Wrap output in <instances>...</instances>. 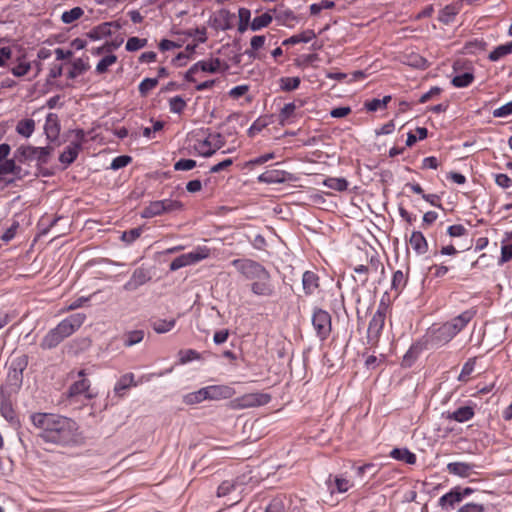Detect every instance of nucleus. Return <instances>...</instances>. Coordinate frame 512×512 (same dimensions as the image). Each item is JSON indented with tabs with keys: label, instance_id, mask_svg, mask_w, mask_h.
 <instances>
[{
	"label": "nucleus",
	"instance_id": "f257e3e1",
	"mask_svg": "<svg viewBox=\"0 0 512 512\" xmlns=\"http://www.w3.org/2000/svg\"><path fill=\"white\" fill-rule=\"evenodd\" d=\"M32 425L39 430L38 437L48 444L60 447H78L84 444V436L77 422L71 418L35 412L30 415Z\"/></svg>",
	"mask_w": 512,
	"mask_h": 512
},
{
	"label": "nucleus",
	"instance_id": "f03ea898",
	"mask_svg": "<svg viewBox=\"0 0 512 512\" xmlns=\"http://www.w3.org/2000/svg\"><path fill=\"white\" fill-rule=\"evenodd\" d=\"M53 150L54 148L50 145L45 147L21 145L14 151V156L20 164L36 160L38 166H42L48 163L49 156L52 154Z\"/></svg>",
	"mask_w": 512,
	"mask_h": 512
},
{
	"label": "nucleus",
	"instance_id": "7ed1b4c3",
	"mask_svg": "<svg viewBox=\"0 0 512 512\" xmlns=\"http://www.w3.org/2000/svg\"><path fill=\"white\" fill-rule=\"evenodd\" d=\"M388 306L381 301L376 312L373 314L367 329V344L376 346L383 330Z\"/></svg>",
	"mask_w": 512,
	"mask_h": 512
},
{
	"label": "nucleus",
	"instance_id": "20e7f679",
	"mask_svg": "<svg viewBox=\"0 0 512 512\" xmlns=\"http://www.w3.org/2000/svg\"><path fill=\"white\" fill-rule=\"evenodd\" d=\"M312 326L316 336L321 340H326L332 331L331 315L321 308H315L312 314Z\"/></svg>",
	"mask_w": 512,
	"mask_h": 512
},
{
	"label": "nucleus",
	"instance_id": "39448f33",
	"mask_svg": "<svg viewBox=\"0 0 512 512\" xmlns=\"http://www.w3.org/2000/svg\"><path fill=\"white\" fill-rule=\"evenodd\" d=\"M271 401V395L267 393H248L233 399L230 402L232 409H246L252 407H258L268 404Z\"/></svg>",
	"mask_w": 512,
	"mask_h": 512
},
{
	"label": "nucleus",
	"instance_id": "423d86ee",
	"mask_svg": "<svg viewBox=\"0 0 512 512\" xmlns=\"http://www.w3.org/2000/svg\"><path fill=\"white\" fill-rule=\"evenodd\" d=\"M231 264L250 281L258 279L268 271L262 264L252 259H234Z\"/></svg>",
	"mask_w": 512,
	"mask_h": 512
},
{
	"label": "nucleus",
	"instance_id": "0eeeda50",
	"mask_svg": "<svg viewBox=\"0 0 512 512\" xmlns=\"http://www.w3.org/2000/svg\"><path fill=\"white\" fill-rule=\"evenodd\" d=\"M85 320L86 315L84 313H75L58 323L55 329H57V332L64 338H67L77 331L83 325Z\"/></svg>",
	"mask_w": 512,
	"mask_h": 512
},
{
	"label": "nucleus",
	"instance_id": "6e6552de",
	"mask_svg": "<svg viewBox=\"0 0 512 512\" xmlns=\"http://www.w3.org/2000/svg\"><path fill=\"white\" fill-rule=\"evenodd\" d=\"M456 334L451 330V328L445 323L437 328H432L428 333V342L432 347H442L443 345L449 343Z\"/></svg>",
	"mask_w": 512,
	"mask_h": 512
},
{
	"label": "nucleus",
	"instance_id": "1a4fd4ad",
	"mask_svg": "<svg viewBox=\"0 0 512 512\" xmlns=\"http://www.w3.org/2000/svg\"><path fill=\"white\" fill-rule=\"evenodd\" d=\"M224 144V137L220 133H210L205 140L199 143V153L203 157H211Z\"/></svg>",
	"mask_w": 512,
	"mask_h": 512
},
{
	"label": "nucleus",
	"instance_id": "9d476101",
	"mask_svg": "<svg viewBox=\"0 0 512 512\" xmlns=\"http://www.w3.org/2000/svg\"><path fill=\"white\" fill-rule=\"evenodd\" d=\"M251 291L256 296L271 297L275 294V287L271 281L269 271L251 283Z\"/></svg>",
	"mask_w": 512,
	"mask_h": 512
},
{
	"label": "nucleus",
	"instance_id": "9b49d317",
	"mask_svg": "<svg viewBox=\"0 0 512 512\" xmlns=\"http://www.w3.org/2000/svg\"><path fill=\"white\" fill-rule=\"evenodd\" d=\"M293 174L279 169L267 170L257 178L258 182L265 184H279L287 181H293Z\"/></svg>",
	"mask_w": 512,
	"mask_h": 512
},
{
	"label": "nucleus",
	"instance_id": "f8f14e48",
	"mask_svg": "<svg viewBox=\"0 0 512 512\" xmlns=\"http://www.w3.org/2000/svg\"><path fill=\"white\" fill-rule=\"evenodd\" d=\"M150 280L151 275L149 270L138 267L133 271L130 279L124 284L123 289L126 291H135Z\"/></svg>",
	"mask_w": 512,
	"mask_h": 512
},
{
	"label": "nucleus",
	"instance_id": "ddd939ff",
	"mask_svg": "<svg viewBox=\"0 0 512 512\" xmlns=\"http://www.w3.org/2000/svg\"><path fill=\"white\" fill-rule=\"evenodd\" d=\"M475 315L476 310L468 309L458 316L452 318L450 321H447L446 324L457 335L468 325V323L475 317Z\"/></svg>",
	"mask_w": 512,
	"mask_h": 512
},
{
	"label": "nucleus",
	"instance_id": "4468645a",
	"mask_svg": "<svg viewBox=\"0 0 512 512\" xmlns=\"http://www.w3.org/2000/svg\"><path fill=\"white\" fill-rule=\"evenodd\" d=\"M208 400L230 399L235 395V389L229 385L206 386Z\"/></svg>",
	"mask_w": 512,
	"mask_h": 512
},
{
	"label": "nucleus",
	"instance_id": "2eb2a0df",
	"mask_svg": "<svg viewBox=\"0 0 512 512\" xmlns=\"http://www.w3.org/2000/svg\"><path fill=\"white\" fill-rule=\"evenodd\" d=\"M44 131L47 139L50 142H54L58 139L60 134V123L58 116L54 113H49L46 117Z\"/></svg>",
	"mask_w": 512,
	"mask_h": 512
},
{
	"label": "nucleus",
	"instance_id": "dca6fc26",
	"mask_svg": "<svg viewBox=\"0 0 512 512\" xmlns=\"http://www.w3.org/2000/svg\"><path fill=\"white\" fill-rule=\"evenodd\" d=\"M320 286V278L313 271H305L302 276V287L305 295L314 294Z\"/></svg>",
	"mask_w": 512,
	"mask_h": 512
},
{
	"label": "nucleus",
	"instance_id": "f3484780",
	"mask_svg": "<svg viewBox=\"0 0 512 512\" xmlns=\"http://www.w3.org/2000/svg\"><path fill=\"white\" fill-rule=\"evenodd\" d=\"M234 18L235 15L229 10L221 9L218 11L217 16L213 19V26L216 29H220L222 31L229 30L233 27L232 20Z\"/></svg>",
	"mask_w": 512,
	"mask_h": 512
},
{
	"label": "nucleus",
	"instance_id": "a211bd4d",
	"mask_svg": "<svg viewBox=\"0 0 512 512\" xmlns=\"http://www.w3.org/2000/svg\"><path fill=\"white\" fill-rule=\"evenodd\" d=\"M475 465L466 462H451L447 464V471L450 474L466 478L469 477L474 471Z\"/></svg>",
	"mask_w": 512,
	"mask_h": 512
},
{
	"label": "nucleus",
	"instance_id": "6ab92c4d",
	"mask_svg": "<svg viewBox=\"0 0 512 512\" xmlns=\"http://www.w3.org/2000/svg\"><path fill=\"white\" fill-rule=\"evenodd\" d=\"M474 414L475 412L472 406H462L457 408L453 412H448L447 419L463 423L472 419L474 417Z\"/></svg>",
	"mask_w": 512,
	"mask_h": 512
},
{
	"label": "nucleus",
	"instance_id": "aec40b11",
	"mask_svg": "<svg viewBox=\"0 0 512 512\" xmlns=\"http://www.w3.org/2000/svg\"><path fill=\"white\" fill-rule=\"evenodd\" d=\"M65 338L53 328L43 337L40 347L44 350H50L57 347Z\"/></svg>",
	"mask_w": 512,
	"mask_h": 512
},
{
	"label": "nucleus",
	"instance_id": "412c9836",
	"mask_svg": "<svg viewBox=\"0 0 512 512\" xmlns=\"http://www.w3.org/2000/svg\"><path fill=\"white\" fill-rule=\"evenodd\" d=\"M80 150L81 146L79 143H71L60 154L59 161L66 167L71 165L77 159Z\"/></svg>",
	"mask_w": 512,
	"mask_h": 512
},
{
	"label": "nucleus",
	"instance_id": "4be33fe9",
	"mask_svg": "<svg viewBox=\"0 0 512 512\" xmlns=\"http://www.w3.org/2000/svg\"><path fill=\"white\" fill-rule=\"evenodd\" d=\"M461 502L460 487L451 489L439 499V506L443 509L453 508L456 503Z\"/></svg>",
	"mask_w": 512,
	"mask_h": 512
},
{
	"label": "nucleus",
	"instance_id": "5701e85b",
	"mask_svg": "<svg viewBox=\"0 0 512 512\" xmlns=\"http://www.w3.org/2000/svg\"><path fill=\"white\" fill-rule=\"evenodd\" d=\"M326 484L331 493H334L335 491L344 493L347 492L351 487V483L348 479L340 476H336L334 479H332V475H329Z\"/></svg>",
	"mask_w": 512,
	"mask_h": 512
},
{
	"label": "nucleus",
	"instance_id": "b1692460",
	"mask_svg": "<svg viewBox=\"0 0 512 512\" xmlns=\"http://www.w3.org/2000/svg\"><path fill=\"white\" fill-rule=\"evenodd\" d=\"M132 386H136V383L134 381V374L126 373V374L122 375L119 378V380L116 382V384L114 386V393L119 397H123L125 394V391L128 390Z\"/></svg>",
	"mask_w": 512,
	"mask_h": 512
},
{
	"label": "nucleus",
	"instance_id": "393cba45",
	"mask_svg": "<svg viewBox=\"0 0 512 512\" xmlns=\"http://www.w3.org/2000/svg\"><path fill=\"white\" fill-rule=\"evenodd\" d=\"M304 106V101L299 100L298 103L290 102L284 105V107L280 110L279 113V122L284 125L290 121L291 118L295 116V111L297 108H301Z\"/></svg>",
	"mask_w": 512,
	"mask_h": 512
},
{
	"label": "nucleus",
	"instance_id": "a878e982",
	"mask_svg": "<svg viewBox=\"0 0 512 512\" xmlns=\"http://www.w3.org/2000/svg\"><path fill=\"white\" fill-rule=\"evenodd\" d=\"M409 242L413 250L419 255L425 254L428 250L427 240L420 231H413Z\"/></svg>",
	"mask_w": 512,
	"mask_h": 512
},
{
	"label": "nucleus",
	"instance_id": "bb28decb",
	"mask_svg": "<svg viewBox=\"0 0 512 512\" xmlns=\"http://www.w3.org/2000/svg\"><path fill=\"white\" fill-rule=\"evenodd\" d=\"M111 35V25H108L105 22L93 27L89 32L86 33V36L93 41L101 40Z\"/></svg>",
	"mask_w": 512,
	"mask_h": 512
},
{
	"label": "nucleus",
	"instance_id": "cd10ccee",
	"mask_svg": "<svg viewBox=\"0 0 512 512\" xmlns=\"http://www.w3.org/2000/svg\"><path fill=\"white\" fill-rule=\"evenodd\" d=\"M389 455L391 458L403 461L409 465L415 464L417 460L416 455L407 448H394Z\"/></svg>",
	"mask_w": 512,
	"mask_h": 512
},
{
	"label": "nucleus",
	"instance_id": "c85d7f7f",
	"mask_svg": "<svg viewBox=\"0 0 512 512\" xmlns=\"http://www.w3.org/2000/svg\"><path fill=\"white\" fill-rule=\"evenodd\" d=\"M316 38V34L313 30H305L300 34L293 35L287 39H285L282 44L283 45H295L298 43H308L312 39Z\"/></svg>",
	"mask_w": 512,
	"mask_h": 512
},
{
	"label": "nucleus",
	"instance_id": "c756f323",
	"mask_svg": "<svg viewBox=\"0 0 512 512\" xmlns=\"http://www.w3.org/2000/svg\"><path fill=\"white\" fill-rule=\"evenodd\" d=\"M0 413L9 423H11L13 425L19 423L16 413L13 409V406H12L11 402L8 401L7 399H4L1 401Z\"/></svg>",
	"mask_w": 512,
	"mask_h": 512
},
{
	"label": "nucleus",
	"instance_id": "7c9ffc66",
	"mask_svg": "<svg viewBox=\"0 0 512 512\" xmlns=\"http://www.w3.org/2000/svg\"><path fill=\"white\" fill-rule=\"evenodd\" d=\"M164 213V206L161 202V200L158 201H152L148 206H146L142 212L141 217L142 218H152L155 216L162 215Z\"/></svg>",
	"mask_w": 512,
	"mask_h": 512
},
{
	"label": "nucleus",
	"instance_id": "2f4dec72",
	"mask_svg": "<svg viewBox=\"0 0 512 512\" xmlns=\"http://www.w3.org/2000/svg\"><path fill=\"white\" fill-rule=\"evenodd\" d=\"M266 42V37L264 35H256L251 38L250 41V49L245 51V54L249 56L251 59L257 58V51L261 49Z\"/></svg>",
	"mask_w": 512,
	"mask_h": 512
},
{
	"label": "nucleus",
	"instance_id": "473e14b6",
	"mask_svg": "<svg viewBox=\"0 0 512 512\" xmlns=\"http://www.w3.org/2000/svg\"><path fill=\"white\" fill-rule=\"evenodd\" d=\"M511 53H512V41L507 42L503 45L497 46L493 51L490 52L488 58H489V60L495 62Z\"/></svg>",
	"mask_w": 512,
	"mask_h": 512
},
{
	"label": "nucleus",
	"instance_id": "72a5a7b5",
	"mask_svg": "<svg viewBox=\"0 0 512 512\" xmlns=\"http://www.w3.org/2000/svg\"><path fill=\"white\" fill-rule=\"evenodd\" d=\"M191 265L196 264L210 256V249L206 246H199L195 250L186 253Z\"/></svg>",
	"mask_w": 512,
	"mask_h": 512
},
{
	"label": "nucleus",
	"instance_id": "f704fd0d",
	"mask_svg": "<svg viewBox=\"0 0 512 512\" xmlns=\"http://www.w3.org/2000/svg\"><path fill=\"white\" fill-rule=\"evenodd\" d=\"M221 65V60L219 58H212L208 61L202 60L196 63L198 71L216 73Z\"/></svg>",
	"mask_w": 512,
	"mask_h": 512
},
{
	"label": "nucleus",
	"instance_id": "c9c22d12",
	"mask_svg": "<svg viewBox=\"0 0 512 512\" xmlns=\"http://www.w3.org/2000/svg\"><path fill=\"white\" fill-rule=\"evenodd\" d=\"M34 130L35 121L31 118L19 121L16 126L17 133L26 138L30 137L33 134Z\"/></svg>",
	"mask_w": 512,
	"mask_h": 512
},
{
	"label": "nucleus",
	"instance_id": "e433bc0d",
	"mask_svg": "<svg viewBox=\"0 0 512 512\" xmlns=\"http://www.w3.org/2000/svg\"><path fill=\"white\" fill-rule=\"evenodd\" d=\"M144 338L143 330H133L124 334L123 344L125 347H131L140 343Z\"/></svg>",
	"mask_w": 512,
	"mask_h": 512
},
{
	"label": "nucleus",
	"instance_id": "4c0bfd02",
	"mask_svg": "<svg viewBox=\"0 0 512 512\" xmlns=\"http://www.w3.org/2000/svg\"><path fill=\"white\" fill-rule=\"evenodd\" d=\"M323 184L333 190L342 192L348 188V181L343 178L329 177L323 181Z\"/></svg>",
	"mask_w": 512,
	"mask_h": 512
},
{
	"label": "nucleus",
	"instance_id": "58836bf2",
	"mask_svg": "<svg viewBox=\"0 0 512 512\" xmlns=\"http://www.w3.org/2000/svg\"><path fill=\"white\" fill-rule=\"evenodd\" d=\"M301 79L299 77H281L279 86L282 91L290 92L299 88Z\"/></svg>",
	"mask_w": 512,
	"mask_h": 512
},
{
	"label": "nucleus",
	"instance_id": "ea45409f",
	"mask_svg": "<svg viewBox=\"0 0 512 512\" xmlns=\"http://www.w3.org/2000/svg\"><path fill=\"white\" fill-rule=\"evenodd\" d=\"M474 80V74L472 72H464L456 75L452 78V85L457 88H464L469 86Z\"/></svg>",
	"mask_w": 512,
	"mask_h": 512
},
{
	"label": "nucleus",
	"instance_id": "a19ab883",
	"mask_svg": "<svg viewBox=\"0 0 512 512\" xmlns=\"http://www.w3.org/2000/svg\"><path fill=\"white\" fill-rule=\"evenodd\" d=\"M272 16L269 13H263L260 16L255 17L250 23V29L252 31H259L262 28L267 27L272 22Z\"/></svg>",
	"mask_w": 512,
	"mask_h": 512
},
{
	"label": "nucleus",
	"instance_id": "79ce46f5",
	"mask_svg": "<svg viewBox=\"0 0 512 512\" xmlns=\"http://www.w3.org/2000/svg\"><path fill=\"white\" fill-rule=\"evenodd\" d=\"M204 400H208L206 387H203L198 391L188 393L184 396V402L188 405L197 404Z\"/></svg>",
	"mask_w": 512,
	"mask_h": 512
},
{
	"label": "nucleus",
	"instance_id": "37998d69",
	"mask_svg": "<svg viewBox=\"0 0 512 512\" xmlns=\"http://www.w3.org/2000/svg\"><path fill=\"white\" fill-rule=\"evenodd\" d=\"M117 62V56L109 54L103 57L96 65L95 72L97 74H104L108 71L109 67Z\"/></svg>",
	"mask_w": 512,
	"mask_h": 512
},
{
	"label": "nucleus",
	"instance_id": "c03bdc74",
	"mask_svg": "<svg viewBox=\"0 0 512 512\" xmlns=\"http://www.w3.org/2000/svg\"><path fill=\"white\" fill-rule=\"evenodd\" d=\"M89 69V65L85 63L81 58L75 59L72 63V69L68 72L67 77L69 79H75L78 75L82 74Z\"/></svg>",
	"mask_w": 512,
	"mask_h": 512
},
{
	"label": "nucleus",
	"instance_id": "a18cd8bd",
	"mask_svg": "<svg viewBox=\"0 0 512 512\" xmlns=\"http://www.w3.org/2000/svg\"><path fill=\"white\" fill-rule=\"evenodd\" d=\"M475 364L476 357L470 358L464 363L462 370L458 376V380L460 382H467L469 380L470 375L474 371Z\"/></svg>",
	"mask_w": 512,
	"mask_h": 512
},
{
	"label": "nucleus",
	"instance_id": "49530a36",
	"mask_svg": "<svg viewBox=\"0 0 512 512\" xmlns=\"http://www.w3.org/2000/svg\"><path fill=\"white\" fill-rule=\"evenodd\" d=\"M238 16H239L238 31L240 33H244L248 29V26L250 27L249 22H250L251 12L249 9L242 7L238 11Z\"/></svg>",
	"mask_w": 512,
	"mask_h": 512
},
{
	"label": "nucleus",
	"instance_id": "de8ad7c7",
	"mask_svg": "<svg viewBox=\"0 0 512 512\" xmlns=\"http://www.w3.org/2000/svg\"><path fill=\"white\" fill-rule=\"evenodd\" d=\"M391 101V96H384L383 99L374 98L365 102V108L370 112H375L380 108H386L387 104Z\"/></svg>",
	"mask_w": 512,
	"mask_h": 512
},
{
	"label": "nucleus",
	"instance_id": "09e8293b",
	"mask_svg": "<svg viewBox=\"0 0 512 512\" xmlns=\"http://www.w3.org/2000/svg\"><path fill=\"white\" fill-rule=\"evenodd\" d=\"M83 14L84 10L81 7H74L68 11L63 12L61 20L65 24H70L82 17Z\"/></svg>",
	"mask_w": 512,
	"mask_h": 512
},
{
	"label": "nucleus",
	"instance_id": "8fccbe9b",
	"mask_svg": "<svg viewBox=\"0 0 512 512\" xmlns=\"http://www.w3.org/2000/svg\"><path fill=\"white\" fill-rule=\"evenodd\" d=\"M89 387H90V381L82 378L70 386L69 395L70 396L80 395L84 392H87Z\"/></svg>",
	"mask_w": 512,
	"mask_h": 512
},
{
	"label": "nucleus",
	"instance_id": "3c124183",
	"mask_svg": "<svg viewBox=\"0 0 512 512\" xmlns=\"http://www.w3.org/2000/svg\"><path fill=\"white\" fill-rule=\"evenodd\" d=\"M158 85V78H145L143 79L139 86V94L142 97H146L151 90H153Z\"/></svg>",
	"mask_w": 512,
	"mask_h": 512
},
{
	"label": "nucleus",
	"instance_id": "603ef678",
	"mask_svg": "<svg viewBox=\"0 0 512 512\" xmlns=\"http://www.w3.org/2000/svg\"><path fill=\"white\" fill-rule=\"evenodd\" d=\"M25 57H19L18 58V64L16 66H14L12 69H11V73L15 76V77H23L25 76L29 71L30 69L32 68V64L30 62H25V61H22V59H24Z\"/></svg>",
	"mask_w": 512,
	"mask_h": 512
},
{
	"label": "nucleus",
	"instance_id": "864d4df0",
	"mask_svg": "<svg viewBox=\"0 0 512 512\" xmlns=\"http://www.w3.org/2000/svg\"><path fill=\"white\" fill-rule=\"evenodd\" d=\"M187 106L186 101L181 96H174L169 99V110L175 114H181Z\"/></svg>",
	"mask_w": 512,
	"mask_h": 512
},
{
	"label": "nucleus",
	"instance_id": "5fc2aeb1",
	"mask_svg": "<svg viewBox=\"0 0 512 512\" xmlns=\"http://www.w3.org/2000/svg\"><path fill=\"white\" fill-rule=\"evenodd\" d=\"M146 38H138V37H130L126 42V50L129 52L137 51L141 48H144L147 45Z\"/></svg>",
	"mask_w": 512,
	"mask_h": 512
},
{
	"label": "nucleus",
	"instance_id": "6e6d98bb",
	"mask_svg": "<svg viewBox=\"0 0 512 512\" xmlns=\"http://www.w3.org/2000/svg\"><path fill=\"white\" fill-rule=\"evenodd\" d=\"M407 283V279L401 270H397L393 274L391 287L395 291H401Z\"/></svg>",
	"mask_w": 512,
	"mask_h": 512
},
{
	"label": "nucleus",
	"instance_id": "4d7b16f0",
	"mask_svg": "<svg viewBox=\"0 0 512 512\" xmlns=\"http://www.w3.org/2000/svg\"><path fill=\"white\" fill-rule=\"evenodd\" d=\"M175 320H157L153 323V329L156 333H166L175 326Z\"/></svg>",
	"mask_w": 512,
	"mask_h": 512
},
{
	"label": "nucleus",
	"instance_id": "13d9d810",
	"mask_svg": "<svg viewBox=\"0 0 512 512\" xmlns=\"http://www.w3.org/2000/svg\"><path fill=\"white\" fill-rule=\"evenodd\" d=\"M179 359L180 363L185 364L193 360H199L201 359L200 353H198L194 349H186V350H180L179 351Z\"/></svg>",
	"mask_w": 512,
	"mask_h": 512
},
{
	"label": "nucleus",
	"instance_id": "bf43d9fd",
	"mask_svg": "<svg viewBox=\"0 0 512 512\" xmlns=\"http://www.w3.org/2000/svg\"><path fill=\"white\" fill-rule=\"evenodd\" d=\"M28 365V356L27 355H21L19 357H16L11 362V368L13 369L14 373L16 374L19 372L20 375H22V372L26 369Z\"/></svg>",
	"mask_w": 512,
	"mask_h": 512
},
{
	"label": "nucleus",
	"instance_id": "052dcab7",
	"mask_svg": "<svg viewBox=\"0 0 512 512\" xmlns=\"http://www.w3.org/2000/svg\"><path fill=\"white\" fill-rule=\"evenodd\" d=\"M275 158V154L274 153H266L264 155H261L259 157H256V158H253L249 161H247L245 164H244V167L245 168H253L254 166L256 165H262L266 162H268L269 160H272Z\"/></svg>",
	"mask_w": 512,
	"mask_h": 512
},
{
	"label": "nucleus",
	"instance_id": "680f3d73",
	"mask_svg": "<svg viewBox=\"0 0 512 512\" xmlns=\"http://www.w3.org/2000/svg\"><path fill=\"white\" fill-rule=\"evenodd\" d=\"M13 178L5 180V184L12 185L17 180H22L28 175H30V172L27 169L22 168L20 165H15V170L12 171Z\"/></svg>",
	"mask_w": 512,
	"mask_h": 512
},
{
	"label": "nucleus",
	"instance_id": "e2e57ef3",
	"mask_svg": "<svg viewBox=\"0 0 512 512\" xmlns=\"http://www.w3.org/2000/svg\"><path fill=\"white\" fill-rule=\"evenodd\" d=\"M275 18L281 24H285V25H287L289 21L296 20V16L294 15L293 11L290 9L278 10Z\"/></svg>",
	"mask_w": 512,
	"mask_h": 512
},
{
	"label": "nucleus",
	"instance_id": "0e129e2a",
	"mask_svg": "<svg viewBox=\"0 0 512 512\" xmlns=\"http://www.w3.org/2000/svg\"><path fill=\"white\" fill-rule=\"evenodd\" d=\"M367 266H368L370 273H375V274L379 273L380 276L384 275V272H385L384 265L377 256H372L370 258L369 265H367Z\"/></svg>",
	"mask_w": 512,
	"mask_h": 512
},
{
	"label": "nucleus",
	"instance_id": "69168bd1",
	"mask_svg": "<svg viewBox=\"0 0 512 512\" xmlns=\"http://www.w3.org/2000/svg\"><path fill=\"white\" fill-rule=\"evenodd\" d=\"M141 233H142V229L140 227L133 228L128 231H124L122 233L121 239L124 242L130 244V243L134 242L136 239H138L140 237Z\"/></svg>",
	"mask_w": 512,
	"mask_h": 512
},
{
	"label": "nucleus",
	"instance_id": "338daca9",
	"mask_svg": "<svg viewBox=\"0 0 512 512\" xmlns=\"http://www.w3.org/2000/svg\"><path fill=\"white\" fill-rule=\"evenodd\" d=\"M510 260H512V244H503L501 247V256L498 260V264L503 265Z\"/></svg>",
	"mask_w": 512,
	"mask_h": 512
},
{
	"label": "nucleus",
	"instance_id": "774afa93",
	"mask_svg": "<svg viewBox=\"0 0 512 512\" xmlns=\"http://www.w3.org/2000/svg\"><path fill=\"white\" fill-rule=\"evenodd\" d=\"M485 507L482 504L470 502L460 507L457 512H484Z\"/></svg>",
	"mask_w": 512,
	"mask_h": 512
}]
</instances>
